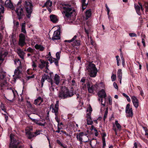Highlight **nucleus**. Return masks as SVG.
Returning a JSON list of instances; mask_svg holds the SVG:
<instances>
[{"mask_svg": "<svg viewBox=\"0 0 148 148\" xmlns=\"http://www.w3.org/2000/svg\"><path fill=\"white\" fill-rule=\"evenodd\" d=\"M108 113V109H106V111L105 112V113L104 114L103 119L104 121H105L106 119Z\"/></svg>", "mask_w": 148, "mask_h": 148, "instance_id": "79ce46f5", "label": "nucleus"}, {"mask_svg": "<svg viewBox=\"0 0 148 148\" xmlns=\"http://www.w3.org/2000/svg\"><path fill=\"white\" fill-rule=\"evenodd\" d=\"M49 64L48 62L40 59V62L38 64V67L41 70L45 68L47 70L48 69Z\"/></svg>", "mask_w": 148, "mask_h": 148, "instance_id": "6e6552de", "label": "nucleus"}, {"mask_svg": "<svg viewBox=\"0 0 148 148\" xmlns=\"http://www.w3.org/2000/svg\"><path fill=\"white\" fill-rule=\"evenodd\" d=\"M15 12L17 14L18 19L20 20L25 16L23 9L20 7L16 8Z\"/></svg>", "mask_w": 148, "mask_h": 148, "instance_id": "f8f14e48", "label": "nucleus"}, {"mask_svg": "<svg viewBox=\"0 0 148 148\" xmlns=\"http://www.w3.org/2000/svg\"><path fill=\"white\" fill-rule=\"evenodd\" d=\"M28 107H29V108H33V106H32V105L30 103V102H28Z\"/></svg>", "mask_w": 148, "mask_h": 148, "instance_id": "13d9d810", "label": "nucleus"}, {"mask_svg": "<svg viewBox=\"0 0 148 148\" xmlns=\"http://www.w3.org/2000/svg\"><path fill=\"white\" fill-rule=\"evenodd\" d=\"M87 86L88 92L90 93L93 92L94 90H96L98 89V86L97 84L93 85L92 83L88 82L87 83Z\"/></svg>", "mask_w": 148, "mask_h": 148, "instance_id": "1a4fd4ad", "label": "nucleus"}, {"mask_svg": "<svg viewBox=\"0 0 148 148\" xmlns=\"http://www.w3.org/2000/svg\"><path fill=\"white\" fill-rule=\"evenodd\" d=\"M87 112H89V113L90 114L91 112H92V108L91 106L90 105L88 107V108L87 110Z\"/></svg>", "mask_w": 148, "mask_h": 148, "instance_id": "c03bdc74", "label": "nucleus"}, {"mask_svg": "<svg viewBox=\"0 0 148 148\" xmlns=\"http://www.w3.org/2000/svg\"><path fill=\"white\" fill-rule=\"evenodd\" d=\"M59 103V101H57L56 104L55 105V107H52V112L55 113V116L58 115V114Z\"/></svg>", "mask_w": 148, "mask_h": 148, "instance_id": "f3484780", "label": "nucleus"}, {"mask_svg": "<svg viewBox=\"0 0 148 148\" xmlns=\"http://www.w3.org/2000/svg\"><path fill=\"white\" fill-rule=\"evenodd\" d=\"M21 32L25 34H26V32L25 29V23H23L21 24Z\"/></svg>", "mask_w": 148, "mask_h": 148, "instance_id": "c85d7f7f", "label": "nucleus"}, {"mask_svg": "<svg viewBox=\"0 0 148 148\" xmlns=\"http://www.w3.org/2000/svg\"><path fill=\"white\" fill-rule=\"evenodd\" d=\"M56 142L59 145H60L61 146L63 147V148H67L66 145L65 144L64 145L63 144H62L59 140H56Z\"/></svg>", "mask_w": 148, "mask_h": 148, "instance_id": "c9c22d12", "label": "nucleus"}, {"mask_svg": "<svg viewBox=\"0 0 148 148\" xmlns=\"http://www.w3.org/2000/svg\"><path fill=\"white\" fill-rule=\"evenodd\" d=\"M51 76V75L50 77L45 74H44L42 76V77L41 79V82L42 86L43 85V83L45 82V80H47V81L49 83L52 81Z\"/></svg>", "mask_w": 148, "mask_h": 148, "instance_id": "4468645a", "label": "nucleus"}, {"mask_svg": "<svg viewBox=\"0 0 148 148\" xmlns=\"http://www.w3.org/2000/svg\"><path fill=\"white\" fill-rule=\"evenodd\" d=\"M46 122L43 123L41 122H38L37 123V124L40 126H45L46 124Z\"/></svg>", "mask_w": 148, "mask_h": 148, "instance_id": "864d4df0", "label": "nucleus"}, {"mask_svg": "<svg viewBox=\"0 0 148 148\" xmlns=\"http://www.w3.org/2000/svg\"><path fill=\"white\" fill-rule=\"evenodd\" d=\"M52 40L55 41L56 40L60 39V32L58 31H54L51 38Z\"/></svg>", "mask_w": 148, "mask_h": 148, "instance_id": "dca6fc26", "label": "nucleus"}, {"mask_svg": "<svg viewBox=\"0 0 148 148\" xmlns=\"http://www.w3.org/2000/svg\"><path fill=\"white\" fill-rule=\"evenodd\" d=\"M0 60L3 61V58L2 54L0 52Z\"/></svg>", "mask_w": 148, "mask_h": 148, "instance_id": "680f3d73", "label": "nucleus"}, {"mask_svg": "<svg viewBox=\"0 0 148 148\" xmlns=\"http://www.w3.org/2000/svg\"><path fill=\"white\" fill-rule=\"evenodd\" d=\"M115 124L116 125L117 128L121 130V126L120 124L118 123L117 121H115Z\"/></svg>", "mask_w": 148, "mask_h": 148, "instance_id": "4c0bfd02", "label": "nucleus"}, {"mask_svg": "<svg viewBox=\"0 0 148 148\" xmlns=\"http://www.w3.org/2000/svg\"><path fill=\"white\" fill-rule=\"evenodd\" d=\"M54 82L57 85H58L60 82V78L59 76L57 74L55 75L54 78Z\"/></svg>", "mask_w": 148, "mask_h": 148, "instance_id": "393cba45", "label": "nucleus"}, {"mask_svg": "<svg viewBox=\"0 0 148 148\" xmlns=\"http://www.w3.org/2000/svg\"><path fill=\"white\" fill-rule=\"evenodd\" d=\"M22 68L21 66H19L16 69L14 72V75H13V77H14L13 78V80L14 82H15L17 79L21 77V72L20 69Z\"/></svg>", "mask_w": 148, "mask_h": 148, "instance_id": "9d476101", "label": "nucleus"}, {"mask_svg": "<svg viewBox=\"0 0 148 148\" xmlns=\"http://www.w3.org/2000/svg\"><path fill=\"white\" fill-rule=\"evenodd\" d=\"M4 12V8L3 6H1L0 8V14L1 13H3Z\"/></svg>", "mask_w": 148, "mask_h": 148, "instance_id": "de8ad7c7", "label": "nucleus"}, {"mask_svg": "<svg viewBox=\"0 0 148 148\" xmlns=\"http://www.w3.org/2000/svg\"><path fill=\"white\" fill-rule=\"evenodd\" d=\"M24 8L26 12V16L29 18L31 17L33 11V5L31 1H26L23 4Z\"/></svg>", "mask_w": 148, "mask_h": 148, "instance_id": "f03ea898", "label": "nucleus"}, {"mask_svg": "<svg viewBox=\"0 0 148 148\" xmlns=\"http://www.w3.org/2000/svg\"><path fill=\"white\" fill-rule=\"evenodd\" d=\"M116 75L112 74L111 76V79L112 81L113 82L116 79Z\"/></svg>", "mask_w": 148, "mask_h": 148, "instance_id": "09e8293b", "label": "nucleus"}, {"mask_svg": "<svg viewBox=\"0 0 148 148\" xmlns=\"http://www.w3.org/2000/svg\"><path fill=\"white\" fill-rule=\"evenodd\" d=\"M12 91L14 96L13 99H14L17 94V92L16 91L14 90H12Z\"/></svg>", "mask_w": 148, "mask_h": 148, "instance_id": "3c124183", "label": "nucleus"}, {"mask_svg": "<svg viewBox=\"0 0 148 148\" xmlns=\"http://www.w3.org/2000/svg\"><path fill=\"white\" fill-rule=\"evenodd\" d=\"M5 6L10 8H12L13 5L10 0H7L5 2Z\"/></svg>", "mask_w": 148, "mask_h": 148, "instance_id": "4be33fe9", "label": "nucleus"}, {"mask_svg": "<svg viewBox=\"0 0 148 148\" xmlns=\"http://www.w3.org/2000/svg\"><path fill=\"white\" fill-rule=\"evenodd\" d=\"M6 72L2 71L0 69V87L1 90L4 88V87L7 84V82L5 77Z\"/></svg>", "mask_w": 148, "mask_h": 148, "instance_id": "39448f33", "label": "nucleus"}, {"mask_svg": "<svg viewBox=\"0 0 148 148\" xmlns=\"http://www.w3.org/2000/svg\"><path fill=\"white\" fill-rule=\"evenodd\" d=\"M43 101V99L41 97H39L37 99L35 100L34 103L36 105L40 106Z\"/></svg>", "mask_w": 148, "mask_h": 148, "instance_id": "6ab92c4d", "label": "nucleus"}, {"mask_svg": "<svg viewBox=\"0 0 148 148\" xmlns=\"http://www.w3.org/2000/svg\"><path fill=\"white\" fill-rule=\"evenodd\" d=\"M77 36L75 35L70 40H66L64 41V42H68L69 43L73 42L72 45L73 46H79L80 45V41L77 39Z\"/></svg>", "mask_w": 148, "mask_h": 148, "instance_id": "9b49d317", "label": "nucleus"}, {"mask_svg": "<svg viewBox=\"0 0 148 148\" xmlns=\"http://www.w3.org/2000/svg\"><path fill=\"white\" fill-rule=\"evenodd\" d=\"M84 31L87 34V36L88 38L89 37V31L88 30L86 29V28H84Z\"/></svg>", "mask_w": 148, "mask_h": 148, "instance_id": "4d7b16f0", "label": "nucleus"}, {"mask_svg": "<svg viewBox=\"0 0 148 148\" xmlns=\"http://www.w3.org/2000/svg\"><path fill=\"white\" fill-rule=\"evenodd\" d=\"M142 42L144 46V47H145V46L146 45H145V40L143 38L142 39Z\"/></svg>", "mask_w": 148, "mask_h": 148, "instance_id": "e2e57ef3", "label": "nucleus"}, {"mask_svg": "<svg viewBox=\"0 0 148 148\" xmlns=\"http://www.w3.org/2000/svg\"><path fill=\"white\" fill-rule=\"evenodd\" d=\"M86 15L87 18H88L91 16V9H89L86 11Z\"/></svg>", "mask_w": 148, "mask_h": 148, "instance_id": "c756f323", "label": "nucleus"}, {"mask_svg": "<svg viewBox=\"0 0 148 148\" xmlns=\"http://www.w3.org/2000/svg\"><path fill=\"white\" fill-rule=\"evenodd\" d=\"M61 53V51H60L57 52L56 54V56L57 58L56 59H57V60H60Z\"/></svg>", "mask_w": 148, "mask_h": 148, "instance_id": "58836bf2", "label": "nucleus"}, {"mask_svg": "<svg viewBox=\"0 0 148 148\" xmlns=\"http://www.w3.org/2000/svg\"><path fill=\"white\" fill-rule=\"evenodd\" d=\"M51 86L50 87L49 89L51 91H54V87L55 86V84L54 82L52 81L50 82Z\"/></svg>", "mask_w": 148, "mask_h": 148, "instance_id": "72a5a7b5", "label": "nucleus"}, {"mask_svg": "<svg viewBox=\"0 0 148 148\" xmlns=\"http://www.w3.org/2000/svg\"><path fill=\"white\" fill-rule=\"evenodd\" d=\"M90 114H91L90 113H88L86 114V116H87V123L88 125H91L93 123V121L90 116Z\"/></svg>", "mask_w": 148, "mask_h": 148, "instance_id": "aec40b11", "label": "nucleus"}, {"mask_svg": "<svg viewBox=\"0 0 148 148\" xmlns=\"http://www.w3.org/2000/svg\"><path fill=\"white\" fill-rule=\"evenodd\" d=\"M58 115L56 116V117H55V119L56 121L58 123V125L59 126V122L60 121V120L58 118Z\"/></svg>", "mask_w": 148, "mask_h": 148, "instance_id": "8fccbe9b", "label": "nucleus"}, {"mask_svg": "<svg viewBox=\"0 0 148 148\" xmlns=\"http://www.w3.org/2000/svg\"><path fill=\"white\" fill-rule=\"evenodd\" d=\"M58 60H57V59L54 62V63L57 66H58Z\"/></svg>", "mask_w": 148, "mask_h": 148, "instance_id": "774afa93", "label": "nucleus"}, {"mask_svg": "<svg viewBox=\"0 0 148 148\" xmlns=\"http://www.w3.org/2000/svg\"><path fill=\"white\" fill-rule=\"evenodd\" d=\"M145 12H148V4H147L145 5Z\"/></svg>", "mask_w": 148, "mask_h": 148, "instance_id": "338daca9", "label": "nucleus"}, {"mask_svg": "<svg viewBox=\"0 0 148 148\" xmlns=\"http://www.w3.org/2000/svg\"><path fill=\"white\" fill-rule=\"evenodd\" d=\"M32 130H33V129L32 128H28L26 129L25 130H26V132L29 131V132H31V131H32Z\"/></svg>", "mask_w": 148, "mask_h": 148, "instance_id": "bf43d9fd", "label": "nucleus"}, {"mask_svg": "<svg viewBox=\"0 0 148 148\" xmlns=\"http://www.w3.org/2000/svg\"><path fill=\"white\" fill-rule=\"evenodd\" d=\"M132 101L134 107L136 108H137L138 106L139 103L136 97L134 96H132L131 97Z\"/></svg>", "mask_w": 148, "mask_h": 148, "instance_id": "a211bd4d", "label": "nucleus"}, {"mask_svg": "<svg viewBox=\"0 0 148 148\" xmlns=\"http://www.w3.org/2000/svg\"><path fill=\"white\" fill-rule=\"evenodd\" d=\"M34 47L36 49L39 50L41 51H43L45 49V47H44L37 44H36Z\"/></svg>", "mask_w": 148, "mask_h": 148, "instance_id": "bb28decb", "label": "nucleus"}, {"mask_svg": "<svg viewBox=\"0 0 148 148\" xmlns=\"http://www.w3.org/2000/svg\"><path fill=\"white\" fill-rule=\"evenodd\" d=\"M17 53L20 57L22 59L24 58V52L23 51L21 50L20 48L17 49Z\"/></svg>", "mask_w": 148, "mask_h": 148, "instance_id": "5701e85b", "label": "nucleus"}, {"mask_svg": "<svg viewBox=\"0 0 148 148\" xmlns=\"http://www.w3.org/2000/svg\"><path fill=\"white\" fill-rule=\"evenodd\" d=\"M122 95L124 97H125L127 99L128 101H130L131 99L126 94H125V93H123Z\"/></svg>", "mask_w": 148, "mask_h": 148, "instance_id": "37998d69", "label": "nucleus"}, {"mask_svg": "<svg viewBox=\"0 0 148 148\" xmlns=\"http://www.w3.org/2000/svg\"><path fill=\"white\" fill-rule=\"evenodd\" d=\"M32 66L33 68V70L34 71H36L38 69H37V65L34 61L32 62Z\"/></svg>", "mask_w": 148, "mask_h": 148, "instance_id": "2f4dec72", "label": "nucleus"}, {"mask_svg": "<svg viewBox=\"0 0 148 148\" xmlns=\"http://www.w3.org/2000/svg\"><path fill=\"white\" fill-rule=\"evenodd\" d=\"M90 76L91 77H95L97 75V70L94 64L90 63L86 67Z\"/></svg>", "mask_w": 148, "mask_h": 148, "instance_id": "7ed1b4c3", "label": "nucleus"}, {"mask_svg": "<svg viewBox=\"0 0 148 148\" xmlns=\"http://www.w3.org/2000/svg\"><path fill=\"white\" fill-rule=\"evenodd\" d=\"M87 134L83 132H81L78 134H77L76 138L77 140H79L80 143L82 142H86L89 140L88 136H87Z\"/></svg>", "mask_w": 148, "mask_h": 148, "instance_id": "0eeeda50", "label": "nucleus"}, {"mask_svg": "<svg viewBox=\"0 0 148 148\" xmlns=\"http://www.w3.org/2000/svg\"><path fill=\"white\" fill-rule=\"evenodd\" d=\"M134 7L137 14L138 15H140V10L141 9L140 7L137 4H134Z\"/></svg>", "mask_w": 148, "mask_h": 148, "instance_id": "a878e982", "label": "nucleus"}, {"mask_svg": "<svg viewBox=\"0 0 148 148\" xmlns=\"http://www.w3.org/2000/svg\"><path fill=\"white\" fill-rule=\"evenodd\" d=\"M62 6L65 17L68 19L70 18L73 13L72 7L67 4H64Z\"/></svg>", "mask_w": 148, "mask_h": 148, "instance_id": "20e7f679", "label": "nucleus"}, {"mask_svg": "<svg viewBox=\"0 0 148 148\" xmlns=\"http://www.w3.org/2000/svg\"><path fill=\"white\" fill-rule=\"evenodd\" d=\"M121 60L122 61V64L123 66L125 65V60L123 56L121 57Z\"/></svg>", "mask_w": 148, "mask_h": 148, "instance_id": "5fc2aeb1", "label": "nucleus"}, {"mask_svg": "<svg viewBox=\"0 0 148 148\" xmlns=\"http://www.w3.org/2000/svg\"><path fill=\"white\" fill-rule=\"evenodd\" d=\"M130 105L129 104H127L126 106L125 112L127 117H132L133 115L132 109V108H130Z\"/></svg>", "mask_w": 148, "mask_h": 148, "instance_id": "ddd939ff", "label": "nucleus"}, {"mask_svg": "<svg viewBox=\"0 0 148 148\" xmlns=\"http://www.w3.org/2000/svg\"><path fill=\"white\" fill-rule=\"evenodd\" d=\"M41 131L40 130H36V131L34 133L36 136L40 134V133Z\"/></svg>", "mask_w": 148, "mask_h": 148, "instance_id": "49530a36", "label": "nucleus"}, {"mask_svg": "<svg viewBox=\"0 0 148 148\" xmlns=\"http://www.w3.org/2000/svg\"><path fill=\"white\" fill-rule=\"evenodd\" d=\"M8 53L7 52H4V53L3 54H2L3 55V57H5L6 56L8 55Z\"/></svg>", "mask_w": 148, "mask_h": 148, "instance_id": "69168bd1", "label": "nucleus"}, {"mask_svg": "<svg viewBox=\"0 0 148 148\" xmlns=\"http://www.w3.org/2000/svg\"><path fill=\"white\" fill-rule=\"evenodd\" d=\"M129 35L130 37H136L137 36L136 34L134 33H130L129 34Z\"/></svg>", "mask_w": 148, "mask_h": 148, "instance_id": "603ef678", "label": "nucleus"}, {"mask_svg": "<svg viewBox=\"0 0 148 148\" xmlns=\"http://www.w3.org/2000/svg\"><path fill=\"white\" fill-rule=\"evenodd\" d=\"M98 94L99 96L100 97L101 99V104H102L103 106H105V102L104 103H102L103 101L102 98H105L106 96V94L105 92V90L103 89H102L101 90L99 91L98 92Z\"/></svg>", "mask_w": 148, "mask_h": 148, "instance_id": "2eb2a0df", "label": "nucleus"}, {"mask_svg": "<svg viewBox=\"0 0 148 148\" xmlns=\"http://www.w3.org/2000/svg\"><path fill=\"white\" fill-rule=\"evenodd\" d=\"M51 21L53 23H56L58 22V19L56 15L52 14L50 16Z\"/></svg>", "mask_w": 148, "mask_h": 148, "instance_id": "b1692460", "label": "nucleus"}, {"mask_svg": "<svg viewBox=\"0 0 148 148\" xmlns=\"http://www.w3.org/2000/svg\"><path fill=\"white\" fill-rule=\"evenodd\" d=\"M113 85L114 87L116 89H118V86L116 83L114 82L113 83Z\"/></svg>", "mask_w": 148, "mask_h": 148, "instance_id": "6e6d98bb", "label": "nucleus"}, {"mask_svg": "<svg viewBox=\"0 0 148 148\" xmlns=\"http://www.w3.org/2000/svg\"><path fill=\"white\" fill-rule=\"evenodd\" d=\"M74 95L73 91H70L65 87H63L58 94V97L60 99H65L72 97Z\"/></svg>", "mask_w": 148, "mask_h": 148, "instance_id": "f257e3e1", "label": "nucleus"}, {"mask_svg": "<svg viewBox=\"0 0 148 148\" xmlns=\"http://www.w3.org/2000/svg\"><path fill=\"white\" fill-rule=\"evenodd\" d=\"M26 134L27 135V138L29 139H31L36 136L34 133L29 131L26 132Z\"/></svg>", "mask_w": 148, "mask_h": 148, "instance_id": "412c9836", "label": "nucleus"}, {"mask_svg": "<svg viewBox=\"0 0 148 148\" xmlns=\"http://www.w3.org/2000/svg\"><path fill=\"white\" fill-rule=\"evenodd\" d=\"M12 135H10L11 143L9 148H22L23 146L20 141L18 140L12 138Z\"/></svg>", "mask_w": 148, "mask_h": 148, "instance_id": "423d86ee", "label": "nucleus"}, {"mask_svg": "<svg viewBox=\"0 0 148 148\" xmlns=\"http://www.w3.org/2000/svg\"><path fill=\"white\" fill-rule=\"evenodd\" d=\"M117 75L119 79H122V73L121 69H119L118 70L117 73Z\"/></svg>", "mask_w": 148, "mask_h": 148, "instance_id": "cd10ccee", "label": "nucleus"}, {"mask_svg": "<svg viewBox=\"0 0 148 148\" xmlns=\"http://www.w3.org/2000/svg\"><path fill=\"white\" fill-rule=\"evenodd\" d=\"M86 79H85V78L84 77H82L80 81V82H82L83 83H84L85 82Z\"/></svg>", "mask_w": 148, "mask_h": 148, "instance_id": "052dcab7", "label": "nucleus"}, {"mask_svg": "<svg viewBox=\"0 0 148 148\" xmlns=\"http://www.w3.org/2000/svg\"><path fill=\"white\" fill-rule=\"evenodd\" d=\"M27 51L29 52L33 53L35 49H32L30 47H29L27 49Z\"/></svg>", "mask_w": 148, "mask_h": 148, "instance_id": "ea45409f", "label": "nucleus"}, {"mask_svg": "<svg viewBox=\"0 0 148 148\" xmlns=\"http://www.w3.org/2000/svg\"><path fill=\"white\" fill-rule=\"evenodd\" d=\"M56 58H50L48 60L50 62L51 64L55 62L56 60Z\"/></svg>", "mask_w": 148, "mask_h": 148, "instance_id": "a19ab883", "label": "nucleus"}, {"mask_svg": "<svg viewBox=\"0 0 148 148\" xmlns=\"http://www.w3.org/2000/svg\"><path fill=\"white\" fill-rule=\"evenodd\" d=\"M25 35L21 33L19 35V39L22 40H25Z\"/></svg>", "mask_w": 148, "mask_h": 148, "instance_id": "e433bc0d", "label": "nucleus"}, {"mask_svg": "<svg viewBox=\"0 0 148 148\" xmlns=\"http://www.w3.org/2000/svg\"><path fill=\"white\" fill-rule=\"evenodd\" d=\"M52 2L50 1V0H48L45 3L43 7L45 6H49L51 7L52 6Z\"/></svg>", "mask_w": 148, "mask_h": 148, "instance_id": "7c9ffc66", "label": "nucleus"}, {"mask_svg": "<svg viewBox=\"0 0 148 148\" xmlns=\"http://www.w3.org/2000/svg\"><path fill=\"white\" fill-rule=\"evenodd\" d=\"M81 2L82 3V8L83 10L85 9L86 8V7L88 3L86 4L85 3L86 0H81Z\"/></svg>", "mask_w": 148, "mask_h": 148, "instance_id": "473e14b6", "label": "nucleus"}, {"mask_svg": "<svg viewBox=\"0 0 148 148\" xmlns=\"http://www.w3.org/2000/svg\"><path fill=\"white\" fill-rule=\"evenodd\" d=\"M138 4L139 5V6L141 7V10L142 11H143V8L142 7V5L139 2H138Z\"/></svg>", "mask_w": 148, "mask_h": 148, "instance_id": "0e129e2a", "label": "nucleus"}, {"mask_svg": "<svg viewBox=\"0 0 148 148\" xmlns=\"http://www.w3.org/2000/svg\"><path fill=\"white\" fill-rule=\"evenodd\" d=\"M26 44L25 40H22L19 39L18 42L19 45L21 47H22Z\"/></svg>", "mask_w": 148, "mask_h": 148, "instance_id": "f704fd0d", "label": "nucleus"}, {"mask_svg": "<svg viewBox=\"0 0 148 148\" xmlns=\"http://www.w3.org/2000/svg\"><path fill=\"white\" fill-rule=\"evenodd\" d=\"M143 128L145 132V135L148 136V131L147 127H143Z\"/></svg>", "mask_w": 148, "mask_h": 148, "instance_id": "a18cd8bd", "label": "nucleus"}]
</instances>
